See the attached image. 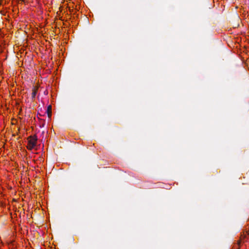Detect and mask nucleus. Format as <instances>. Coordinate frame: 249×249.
I'll list each match as a JSON object with an SVG mask.
<instances>
[{
  "mask_svg": "<svg viewBox=\"0 0 249 249\" xmlns=\"http://www.w3.org/2000/svg\"><path fill=\"white\" fill-rule=\"evenodd\" d=\"M27 147L29 150H32L36 146L37 142V138L36 136H30L28 139Z\"/></svg>",
  "mask_w": 249,
  "mask_h": 249,
  "instance_id": "1",
  "label": "nucleus"
},
{
  "mask_svg": "<svg viewBox=\"0 0 249 249\" xmlns=\"http://www.w3.org/2000/svg\"><path fill=\"white\" fill-rule=\"evenodd\" d=\"M37 89L34 87V89H33V92H32V97L33 98H35V96H36V94L37 93Z\"/></svg>",
  "mask_w": 249,
  "mask_h": 249,
  "instance_id": "2",
  "label": "nucleus"
},
{
  "mask_svg": "<svg viewBox=\"0 0 249 249\" xmlns=\"http://www.w3.org/2000/svg\"><path fill=\"white\" fill-rule=\"evenodd\" d=\"M51 107L50 106L48 107V114L49 117H50L51 115Z\"/></svg>",
  "mask_w": 249,
  "mask_h": 249,
  "instance_id": "3",
  "label": "nucleus"
}]
</instances>
